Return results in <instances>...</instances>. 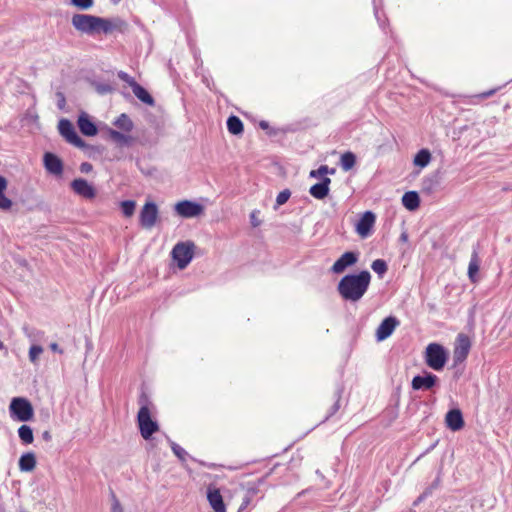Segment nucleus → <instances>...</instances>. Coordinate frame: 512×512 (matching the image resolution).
I'll return each instance as SVG.
<instances>
[{
  "instance_id": "28",
  "label": "nucleus",
  "mask_w": 512,
  "mask_h": 512,
  "mask_svg": "<svg viewBox=\"0 0 512 512\" xmlns=\"http://www.w3.org/2000/svg\"><path fill=\"white\" fill-rule=\"evenodd\" d=\"M431 161V153L428 149H421L414 157V165L424 168Z\"/></svg>"
},
{
  "instance_id": "26",
  "label": "nucleus",
  "mask_w": 512,
  "mask_h": 512,
  "mask_svg": "<svg viewBox=\"0 0 512 512\" xmlns=\"http://www.w3.org/2000/svg\"><path fill=\"white\" fill-rule=\"evenodd\" d=\"M118 129H120L121 131L125 132V133H130L133 128H134V123L133 121L130 119V117L125 114V113H122L113 123Z\"/></svg>"
},
{
  "instance_id": "9",
  "label": "nucleus",
  "mask_w": 512,
  "mask_h": 512,
  "mask_svg": "<svg viewBox=\"0 0 512 512\" xmlns=\"http://www.w3.org/2000/svg\"><path fill=\"white\" fill-rule=\"evenodd\" d=\"M175 211L181 217L192 218L203 212V206L189 200H183L175 205Z\"/></svg>"
},
{
  "instance_id": "53",
  "label": "nucleus",
  "mask_w": 512,
  "mask_h": 512,
  "mask_svg": "<svg viewBox=\"0 0 512 512\" xmlns=\"http://www.w3.org/2000/svg\"><path fill=\"white\" fill-rule=\"evenodd\" d=\"M33 118H34V120H37L38 119V115L37 114L33 115Z\"/></svg>"
},
{
  "instance_id": "41",
  "label": "nucleus",
  "mask_w": 512,
  "mask_h": 512,
  "mask_svg": "<svg viewBox=\"0 0 512 512\" xmlns=\"http://www.w3.org/2000/svg\"><path fill=\"white\" fill-rule=\"evenodd\" d=\"M111 512H123L121 504H120V502L116 498H114V501H113V504H112V508H111Z\"/></svg>"
},
{
  "instance_id": "36",
  "label": "nucleus",
  "mask_w": 512,
  "mask_h": 512,
  "mask_svg": "<svg viewBox=\"0 0 512 512\" xmlns=\"http://www.w3.org/2000/svg\"><path fill=\"white\" fill-rule=\"evenodd\" d=\"M43 348L39 345H32L29 349V359L32 363H36L39 356L42 354Z\"/></svg>"
},
{
  "instance_id": "21",
  "label": "nucleus",
  "mask_w": 512,
  "mask_h": 512,
  "mask_svg": "<svg viewBox=\"0 0 512 512\" xmlns=\"http://www.w3.org/2000/svg\"><path fill=\"white\" fill-rule=\"evenodd\" d=\"M78 127L85 136H95L97 134L96 125L90 120L86 113H81L78 118Z\"/></svg>"
},
{
  "instance_id": "46",
  "label": "nucleus",
  "mask_w": 512,
  "mask_h": 512,
  "mask_svg": "<svg viewBox=\"0 0 512 512\" xmlns=\"http://www.w3.org/2000/svg\"><path fill=\"white\" fill-rule=\"evenodd\" d=\"M439 483H440V479L439 477L436 478L433 483L430 485V487H428L427 489H431V492L433 491V489L437 488L439 486Z\"/></svg>"
},
{
  "instance_id": "20",
  "label": "nucleus",
  "mask_w": 512,
  "mask_h": 512,
  "mask_svg": "<svg viewBox=\"0 0 512 512\" xmlns=\"http://www.w3.org/2000/svg\"><path fill=\"white\" fill-rule=\"evenodd\" d=\"M207 499L214 512H226L222 495L218 489H208Z\"/></svg>"
},
{
  "instance_id": "17",
  "label": "nucleus",
  "mask_w": 512,
  "mask_h": 512,
  "mask_svg": "<svg viewBox=\"0 0 512 512\" xmlns=\"http://www.w3.org/2000/svg\"><path fill=\"white\" fill-rule=\"evenodd\" d=\"M375 223V214L371 211L365 212L356 225V231L361 237H367Z\"/></svg>"
},
{
  "instance_id": "13",
  "label": "nucleus",
  "mask_w": 512,
  "mask_h": 512,
  "mask_svg": "<svg viewBox=\"0 0 512 512\" xmlns=\"http://www.w3.org/2000/svg\"><path fill=\"white\" fill-rule=\"evenodd\" d=\"M358 260L357 254L354 252H345L342 256L335 261L331 267V271L335 274L343 273L346 268L354 265Z\"/></svg>"
},
{
  "instance_id": "52",
  "label": "nucleus",
  "mask_w": 512,
  "mask_h": 512,
  "mask_svg": "<svg viewBox=\"0 0 512 512\" xmlns=\"http://www.w3.org/2000/svg\"><path fill=\"white\" fill-rule=\"evenodd\" d=\"M4 348V344L2 341H0V349H3Z\"/></svg>"
},
{
  "instance_id": "3",
  "label": "nucleus",
  "mask_w": 512,
  "mask_h": 512,
  "mask_svg": "<svg viewBox=\"0 0 512 512\" xmlns=\"http://www.w3.org/2000/svg\"><path fill=\"white\" fill-rule=\"evenodd\" d=\"M425 362L433 370H442L448 358L444 347L438 343H430L425 350Z\"/></svg>"
},
{
  "instance_id": "50",
  "label": "nucleus",
  "mask_w": 512,
  "mask_h": 512,
  "mask_svg": "<svg viewBox=\"0 0 512 512\" xmlns=\"http://www.w3.org/2000/svg\"><path fill=\"white\" fill-rule=\"evenodd\" d=\"M260 126H261V128H264V129H265V128H267V127H268V124H267L266 122H264V121H263V122H261V123H260Z\"/></svg>"
},
{
  "instance_id": "19",
  "label": "nucleus",
  "mask_w": 512,
  "mask_h": 512,
  "mask_svg": "<svg viewBox=\"0 0 512 512\" xmlns=\"http://www.w3.org/2000/svg\"><path fill=\"white\" fill-rule=\"evenodd\" d=\"M330 184L331 179L328 177H323L320 183H316L310 187L309 193L314 198L322 200L329 194Z\"/></svg>"
},
{
  "instance_id": "48",
  "label": "nucleus",
  "mask_w": 512,
  "mask_h": 512,
  "mask_svg": "<svg viewBox=\"0 0 512 512\" xmlns=\"http://www.w3.org/2000/svg\"><path fill=\"white\" fill-rule=\"evenodd\" d=\"M494 93H495V90H490L488 92L482 93L481 97L486 98V97L493 95Z\"/></svg>"
},
{
  "instance_id": "40",
  "label": "nucleus",
  "mask_w": 512,
  "mask_h": 512,
  "mask_svg": "<svg viewBox=\"0 0 512 512\" xmlns=\"http://www.w3.org/2000/svg\"><path fill=\"white\" fill-rule=\"evenodd\" d=\"M92 169H93V166L89 162H83L80 165V171L82 173H90L92 171Z\"/></svg>"
},
{
  "instance_id": "45",
  "label": "nucleus",
  "mask_w": 512,
  "mask_h": 512,
  "mask_svg": "<svg viewBox=\"0 0 512 512\" xmlns=\"http://www.w3.org/2000/svg\"><path fill=\"white\" fill-rule=\"evenodd\" d=\"M50 349L53 351V352H58L60 354L63 353V350L59 348L58 344L57 343H51L50 344Z\"/></svg>"
},
{
  "instance_id": "38",
  "label": "nucleus",
  "mask_w": 512,
  "mask_h": 512,
  "mask_svg": "<svg viewBox=\"0 0 512 512\" xmlns=\"http://www.w3.org/2000/svg\"><path fill=\"white\" fill-rule=\"evenodd\" d=\"M118 77L123 80L124 82H126L131 88L134 87V85L137 84V82L135 81V79L131 76H129L126 72H123V71H120L118 73Z\"/></svg>"
},
{
  "instance_id": "39",
  "label": "nucleus",
  "mask_w": 512,
  "mask_h": 512,
  "mask_svg": "<svg viewBox=\"0 0 512 512\" xmlns=\"http://www.w3.org/2000/svg\"><path fill=\"white\" fill-rule=\"evenodd\" d=\"M171 448L177 457H179L180 459H184L186 452L183 448H181L174 442H172Z\"/></svg>"
},
{
  "instance_id": "14",
  "label": "nucleus",
  "mask_w": 512,
  "mask_h": 512,
  "mask_svg": "<svg viewBox=\"0 0 512 512\" xmlns=\"http://www.w3.org/2000/svg\"><path fill=\"white\" fill-rule=\"evenodd\" d=\"M399 322L395 317L385 318L376 330V338L378 341L387 339L398 326Z\"/></svg>"
},
{
  "instance_id": "31",
  "label": "nucleus",
  "mask_w": 512,
  "mask_h": 512,
  "mask_svg": "<svg viewBox=\"0 0 512 512\" xmlns=\"http://www.w3.org/2000/svg\"><path fill=\"white\" fill-rule=\"evenodd\" d=\"M18 435L19 438L23 441L25 444H31L34 440L33 436V430L28 425H22L18 429Z\"/></svg>"
},
{
  "instance_id": "30",
  "label": "nucleus",
  "mask_w": 512,
  "mask_h": 512,
  "mask_svg": "<svg viewBox=\"0 0 512 512\" xmlns=\"http://www.w3.org/2000/svg\"><path fill=\"white\" fill-rule=\"evenodd\" d=\"M356 163V157L352 152H345L342 154L340 159L341 167L344 171H349L354 167Z\"/></svg>"
},
{
  "instance_id": "42",
  "label": "nucleus",
  "mask_w": 512,
  "mask_h": 512,
  "mask_svg": "<svg viewBox=\"0 0 512 512\" xmlns=\"http://www.w3.org/2000/svg\"><path fill=\"white\" fill-rule=\"evenodd\" d=\"M431 494V489H426L418 498L417 500L414 502V505H417L419 504L420 502H422L428 495Z\"/></svg>"
},
{
  "instance_id": "5",
  "label": "nucleus",
  "mask_w": 512,
  "mask_h": 512,
  "mask_svg": "<svg viewBox=\"0 0 512 512\" xmlns=\"http://www.w3.org/2000/svg\"><path fill=\"white\" fill-rule=\"evenodd\" d=\"M137 420L141 436L145 440H148L159 429L158 423L152 420L150 410L146 405L139 409Z\"/></svg>"
},
{
  "instance_id": "24",
  "label": "nucleus",
  "mask_w": 512,
  "mask_h": 512,
  "mask_svg": "<svg viewBox=\"0 0 512 512\" xmlns=\"http://www.w3.org/2000/svg\"><path fill=\"white\" fill-rule=\"evenodd\" d=\"M8 187V181L5 177L0 175V209L8 211L11 209L13 202L5 195V191Z\"/></svg>"
},
{
  "instance_id": "22",
  "label": "nucleus",
  "mask_w": 512,
  "mask_h": 512,
  "mask_svg": "<svg viewBox=\"0 0 512 512\" xmlns=\"http://www.w3.org/2000/svg\"><path fill=\"white\" fill-rule=\"evenodd\" d=\"M480 258L478 252L474 250L471 255V259L468 266V278L472 283H477L479 281L478 272L480 269Z\"/></svg>"
},
{
  "instance_id": "29",
  "label": "nucleus",
  "mask_w": 512,
  "mask_h": 512,
  "mask_svg": "<svg viewBox=\"0 0 512 512\" xmlns=\"http://www.w3.org/2000/svg\"><path fill=\"white\" fill-rule=\"evenodd\" d=\"M228 131L233 135H238L243 131V123L237 116H230L227 120Z\"/></svg>"
},
{
  "instance_id": "27",
  "label": "nucleus",
  "mask_w": 512,
  "mask_h": 512,
  "mask_svg": "<svg viewBox=\"0 0 512 512\" xmlns=\"http://www.w3.org/2000/svg\"><path fill=\"white\" fill-rule=\"evenodd\" d=\"M132 91H133L134 95L143 103L150 105V106L154 105L153 97L140 84L137 83L136 85H134V87L132 88Z\"/></svg>"
},
{
  "instance_id": "54",
  "label": "nucleus",
  "mask_w": 512,
  "mask_h": 512,
  "mask_svg": "<svg viewBox=\"0 0 512 512\" xmlns=\"http://www.w3.org/2000/svg\"><path fill=\"white\" fill-rule=\"evenodd\" d=\"M113 1H114V3H118L120 0H113Z\"/></svg>"
},
{
  "instance_id": "49",
  "label": "nucleus",
  "mask_w": 512,
  "mask_h": 512,
  "mask_svg": "<svg viewBox=\"0 0 512 512\" xmlns=\"http://www.w3.org/2000/svg\"><path fill=\"white\" fill-rule=\"evenodd\" d=\"M59 96H61V100L59 101L58 106H59V108H62L63 105L65 104V98L61 93H59Z\"/></svg>"
},
{
  "instance_id": "37",
  "label": "nucleus",
  "mask_w": 512,
  "mask_h": 512,
  "mask_svg": "<svg viewBox=\"0 0 512 512\" xmlns=\"http://www.w3.org/2000/svg\"><path fill=\"white\" fill-rule=\"evenodd\" d=\"M291 196V192L288 189L281 191L276 198L277 206L285 204Z\"/></svg>"
},
{
  "instance_id": "44",
  "label": "nucleus",
  "mask_w": 512,
  "mask_h": 512,
  "mask_svg": "<svg viewBox=\"0 0 512 512\" xmlns=\"http://www.w3.org/2000/svg\"><path fill=\"white\" fill-rule=\"evenodd\" d=\"M431 184H432L431 180H424V182H423V190L431 192L432 191Z\"/></svg>"
},
{
  "instance_id": "12",
  "label": "nucleus",
  "mask_w": 512,
  "mask_h": 512,
  "mask_svg": "<svg viewBox=\"0 0 512 512\" xmlns=\"http://www.w3.org/2000/svg\"><path fill=\"white\" fill-rule=\"evenodd\" d=\"M438 381L436 375L430 372H424V375H417L412 379L411 386L413 390H429L431 389Z\"/></svg>"
},
{
  "instance_id": "6",
  "label": "nucleus",
  "mask_w": 512,
  "mask_h": 512,
  "mask_svg": "<svg viewBox=\"0 0 512 512\" xmlns=\"http://www.w3.org/2000/svg\"><path fill=\"white\" fill-rule=\"evenodd\" d=\"M10 412L19 421L26 422L33 418L34 411L31 403L25 398H14L10 403Z\"/></svg>"
},
{
  "instance_id": "1",
  "label": "nucleus",
  "mask_w": 512,
  "mask_h": 512,
  "mask_svg": "<svg viewBox=\"0 0 512 512\" xmlns=\"http://www.w3.org/2000/svg\"><path fill=\"white\" fill-rule=\"evenodd\" d=\"M370 281L371 274L367 270H363L358 274H348L339 281L337 291L342 299L355 303L365 295Z\"/></svg>"
},
{
  "instance_id": "11",
  "label": "nucleus",
  "mask_w": 512,
  "mask_h": 512,
  "mask_svg": "<svg viewBox=\"0 0 512 512\" xmlns=\"http://www.w3.org/2000/svg\"><path fill=\"white\" fill-rule=\"evenodd\" d=\"M471 348V342L465 334H459L456 340L453 359L455 364L462 363L468 356Z\"/></svg>"
},
{
  "instance_id": "18",
  "label": "nucleus",
  "mask_w": 512,
  "mask_h": 512,
  "mask_svg": "<svg viewBox=\"0 0 512 512\" xmlns=\"http://www.w3.org/2000/svg\"><path fill=\"white\" fill-rule=\"evenodd\" d=\"M107 134L112 142L121 147L130 146L134 142V137L130 134L112 128L107 129Z\"/></svg>"
},
{
  "instance_id": "2",
  "label": "nucleus",
  "mask_w": 512,
  "mask_h": 512,
  "mask_svg": "<svg viewBox=\"0 0 512 512\" xmlns=\"http://www.w3.org/2000/svg\"><path fill=\"white\" fill-rule=\"evenodd\" d=\"M71 24L77 32L86 35L100 33L107 35L117 27L110 19L83 13L74 14L71 18Z\"/></svg>"
},
{
  "instance_id": "23",
  "label": "nucleus",
  "mask_w": 512,
  "mask_h": 512,
  "mask_svg": "<svg viewBox=\"0 0 512 512\" xmlns=\"http://www.w3.org/2000/svg\"><path fill=\"white\" fill-rule=\"evenodd\" d=\"M402 204L409 211L416 210L420 205L419 195L415 191H408L404 193L402 196Z\"/></svg>"
},
{
  "instance_id": "32",
  "label": "nucleus",
  "mask_w": 512,
  "mask_h": 512,
  "mask_svg": "<svg viewBox=\"0 0 512 512\" xmlns=\"http://www.w3.org/2000/svg\"><path fill=\"white\" fill-rule=\"evenodd\" d=\"M328 173L334 174L335 169L334 168L329 169L327 165H321L318 169L311 170L309 173V176L311 178H322L323 179V177H326V175Z\"/></svg>"
},
{
  "instance_id": "8",
  "label": "nucleus",
  "mask_w": 512,
  "mask_h": 512,
  "mask_svg": "<svg viewBox=\"0 0 512 512\" xmlns=\"http://www.w3.org/2000/svg\"><path fill=\"white\" fill-rule=\"evenodd\" d=\"M60 134L71 144L76 147L82 148L85 142L76 133L73 124L67 119H61L58 123Z\"/></svg>"
},
{
  "instance_id": "34",
  "label": "nucleus",
  "mask_w": 512,
  "mask_h": 512,
  "mask_svg": "<svg viewBox=\"0 0 512 512\" xmlns=\"http://www.w3.org/2000/svg\"><path fill=\"white\" fill-rule=\"evenodd\" d=\"M70 4L79 10H89L94 5V0H70Z\"/></svg>"
},
{
  "instance_id": "4",
  "label": "nucleus",
  "mask_w": 512,
  "mask_h": 512,
  "mask_svg": "<svg viewBox=\"0 0 512 512\" xmlns=\"http://www.w3.org/2000/svg\"><path fill=\"white\" fill-rule=\"evenodd\" d=\"M195 244L191 241L179 242L172 250V257L177 262L179 269H184L191 262Z\"/></svg>"
},
{
  "instance_id": "7",
  "label": "nucleus",
  "mask_w": 512,
  "mask_h": 512,
  "mask_svg": "<svg viewBox=\"0 0 512 512\" xmlns=\"http://www.w3.org/2000/svg\"><path fill=\"white\" fill-rule=\"evenodd\" d=\"M158 215L157 205L154 202H146L140 211V225L144 229H152L158 220Z\"/></svg>"
},
{
  "instance_id": "35",
  "label": "nucleus",
  "mask_w": 512,
  "mask_h": 512,
  "mask_svg": "<svg viewBox=\"0 0 512 512\" xmlns=\"http://www.w3.org/2000/svg\"><path fill=\"white\" fill-rule=\"evenodd\" d=\"M136 203L132 200L121 202V209L126 217H131L134 214Z\"/></svg>"
},
{
  "instance_id": "25",
  "label": "nucleus",
  "mask_w": 512,
  "mask_h": 512,
  "mask_svg": "<svg viewBox=\"0 0 512 512\" xmlns=\"http://www.w3.org/2000/svg\"><path fill=\"white\" fill-rule=\"evenodd\" d=\"M36 467V457L32 452L23 454L19 459V469L23 472H31Z\"/></svg>"
},
{
  "instance_id": "16",
  "label": "nucleus",
  "mask_w": 512,
  "mask_h": 512,
  "mask_svg": "<svg viewBox=\"0 0 512 512\" xmlns=\"http://www.w3.org/2000/svg\"><path fill=\"white\" fill-rule=\"evenodd\" d=\"M44 167L50 174L55 176H60L63 173L61 159L50 152L44 154Z\"/></svg>"
},
{
  "instance_id": "47",
  "label": "nucleus",
  "mask_w": 512,
  "mask_h": 512,
  "mask_svg": "<svg viewBox=\"0 0 512 512\" xmlns=\"http://www.w3.org/2000/svg\"><path fill=\"white\" fill-rule=\"evenodd\" d=\"M42 438H43L45 441L49 442V441L51 440V438H52V437H51V434H50V432H49V431H44V432L42 433Z\"/></svg>"
},
{
  "instance_id": "15",
  "label": "nucleus",
  "mask_w": 512,
  "mask_h": 512,
  "mask_svg": "<svg viewBox=\"0 0 512 512\" xmlns=\"http://www.w3.org/2000/svg\"><path fill=\"white\" fill-rule=\"evenodd\" d=\"M445 424L452 431L461 430L464 425L463 415L460 409H452L445 416Z\"/></svg>"
},
{
  "instance_id": "43",
  "label": "nucleus",
  "mask_w": 512,
  "mask_h": 512,
  "mask_svg": "<svg viewBox=\"0 0 512 512\" xmlns=\"http://www.w3.org/2000/svg\"><path fill=\"white\" fill-rule=\"evenodd\" d=\"M97 91L100 93V94H105V93H109L112 91V88L110 85H100L97 87Z\"/></svg>"
},
{
  "instance_id": "33",
  "label": "nucleus",
  "mask_w": 512,
  "mask_h": 512,
  "mask_svg": "<svg viewBox=\"0 0 512 512\" xmlns=\"http://www.w3.org/2000/svg\"><path fill=\"white\" fill-rule=\"evenodd\" d=\"M372 270L381 278L388 270L387 263L382 259H376L372 262Z\"/></svg>"
},
{
  "instance_id": "51",
  "label": "nucleus",
  "mask_w": 512,
  "mask_h": 512,
  "mask_svg": "<svg viewBox=\"0 0 512 512\" xmlns=\"http://www.w3.org/2000/svg\"><path fill=\"white\" fill-rule=\"evenodd\" d=\"M400 238L402 241H406L408 237L407 234L403 233Z\"/></svg>"
},
{
  "instance_id": "10",
  "label": "nucleus",
  "mask_w": 512,
  "mask_h": 512,
  "mask_svg": "<svg viewBox=\"0 0 512 512\" xmlns=\"http://www.w3.org/2000/svg\"><path fill=\"white\" fill-rule=\"evenodd\" d=\"M71 189L74 193L84 199H94L96 197V189L86 179L76 178L71 184Z\"/></svg>"
}]
</instances>
